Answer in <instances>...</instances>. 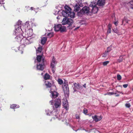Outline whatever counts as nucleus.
<instances>
[{
    "mask_svg": "<svg viewBox=\"0 0 133 133\" xmlns=\"http://www.w3.org/2000/svg\"><path fill=\"white\" fill-rule=\"evenodd\" d=\"M65 10L63 11L62 14L63 16L65 17H69L74 18L75 17V13L71 11V9L69 6L65 5L64 6Z\"/></svg>",
    "mask_w": 133,
    "mask_h": 133,
    "instance_id": "obj_1",
    "label": "nucleus"
},
{
    "mask_svg": "<svg viewBox=\"0 0 133 133\" xmlns=\"http://www.w3.org/2000/svg\"><path fill=\"white\" fill-rule=\"evenodd\" d=\"M74 22L73 21L72 19L70 18H64L62 23L63 25H65L67 24L68 25L67 26V28H68L69 29H72L74 27L71 26L72 25Z\"/></svg>",
    "mask_w": 133,
    "mask_h": 133,
    "instance_id": "obj_2",
    "label": "nucleus"
},
{
    "mask_svg": "<svg viewBox=\"0 0 133 133\" xmlns=\"http://www.w3.org/2000/svg\"><path fill=\"white\" fill-rule=\"evenodd\" d=\"M45 112L47 115L51 116L52 118H57L58 117L57 113V112H56L54 109L52 111L47 109L46 110Z\"/></svg>",
    "mask_w": 133,
    "mask_h": 133,
    "instance_id": "obj_3",
    "label": "nucleus"
},
{
    "mask_svg": "<svg viewBox=\"0 0 133 133\" xmlns=\"http://www.w3.org/2000/svg\"><path fill=\"white\" fill-rule=\"evenodd\" d=\"M23 36L21 35H19L16 36L15 38V41L18 42H21L25 45L26 44V42L28 41V40L26 38H23Z\"/></svg>",
    "mask_w": 133,
    "mask_h": 133,
    "instance_id": "obj_4",
    "label": "nucleus"
},
{
    "mask_svg": "<svg viewBox=\"0 0 133 133\" xmlns=\"http://www.w3.org/2000/svg\"><path fill=\"white\" fill-rule=\"evenodd\" d=\"M89 6L90 8V12H92L94 14H96L98 10V9L96 5H94L91 3Z\"/></svg>",
    "mask_w": 133,
    "mask_h": 133,
    "instance_id": "obj_5",
    "label": "nucleus"
},
{
    "mask_svg": "<svg viewBox=\"0 0 133 133\" xmlns=\"http://www.w3.org/2000/svg\"><path fill=\"white\" fill-rule=\"evenodd\" d=\"M61 101L59 98H56L54 101V105L55 108H60L61 106Z\"/></svg>",
    "mask_w": 133,
    "mask_h": 133,
    "instance_id": "obj_6",
    "label": "nucleus"
},
{
    "mask_svg": "<svg viewBox=\"0 0 133 133\" xmlns=\"http://www.w3.org/2000/svg\"><path fill=\"white\" fill-rule=\"evenodd\" d=\"M62 87L65 94H68L69 93L68 85L67 83L64 82L63 84Z\"/></svg>",
    "mask_w": 133,
    "mask_h": 133,
    "instance_id": "obj_7",
    "label": "nucleus"
},
{
    "mask_svg": "<svg viewBox=\"0 0 133 133\" xmlns=\"http://www.w3.org/2000/svg\"><path fill=\"white\" fill-rule=\"evenodd\" d=\"M44 60L42 61V63H38L37 64V68L41 70H43L45 66V63L44 62Z\"/></svg>",
    "mask_w": 133,
    "mask_h": 133,
    "instance_id": "obj_8",
    "label": "nucleus"
},
{
    "mask_svg": "<svg viewBox=\"0 0 133 133\" xmlns=\"http://www.w3.org/2000/svg\"><path fill=\"white\" fill-rule=\"evenodd\" d=\"M90 8L89 7L85 6L83 7L81 10V12L83 14L88 13L90 12Z\"/></svg>",
    "mask_w": 133,
    "mask_h": 133,
    "instance_id": "obj_9",
    "label": "nucleus"
},
{
    "mask_svg": "<svg viewBox=\"0 0 133 133\" xmlns=\"http://www.w3.org/2000/svg\"><path fill=\"white\" fill-rule=\"evenodd\" d=\"M50 92L51 94V97L53 99L57 97L58 96V94L55 91L52 90V89L50 91Z\"/></svg>",
    "mask_w": 133,
    "mask_h": 133,
    "instance_id": "obj_10",
    "label": "nucleus"
},
{
    "mask_svg": "<svg viewBox=\"0 0 133 133\" xmlns=\"http://www.w3.org/2000/svg\"><path fill=\"white\" fill-rule=\"evenodd\" d=\"M36 58L38 62L37 63H42V61L43 60H44V63H45V60L43 58L42 55H37Z\"/></svg>",
    "mask_w": 133,
    "mask_h": 133,
    "instance_id": "obj_11",
    "label": "nucleus"
},
{
    "mask_svg": "<svg viewBox=\"0 0 133 133\" xmlns=\"http://www.w3.org/2000/svg\"><path fill=\"white\" fill-rule=\"evenodd\" d=\"M43 50V48L42 46H39L36 50V53L37 55L40 54V55H42L43 53L42 52Z\"/></svg>",
    "mask_w": 133,
    "mask_h": 133,
    "instance_id": "obj_12",
    "label": "nucleus"
},
{
    "mask_svg": "<svg viewBox=\"0 0 133 133\" xmlns=\"http://www.w3.org/2000/svg\"><path fill=\"white\" fill-rule=\"evenodd\" d=\"M63 107L66 110L68 109L69 106L68 105V103L67 101H65L64 100L63 101Z\"/></svg>",
    "mask_w": 133,
    "mask_h": 133,
    "instance_id": "obj_13",
    "label": "nucleus"
},
{
    "mask_svg": "<svg viewBox=\"0 0 133 133\" xmlns=\"http://www.w3.org/2000/svg\"><path fill=\"white\" fill-rule=\"evenodd\" d=\"M92 117L93 119L96 122H97L98 121H100L102 118L101 116H97L96 115H95L94 116H92Z\"/></svg>",
    "mask_w": 133,
    "mask_h": 133,
    "instance_id": "obj_14",
    "label": "nucleus"
},
{
    "mask_svg": "<svg viewBox=\"0 0 133 133\" xmlns=\"http://www.w3.org/2000/svg\"><path fill=\"white\" fill-rule=\"evenodd\" d=\"M74 85L75 88L78 89H81L82 88V86L79 84V83H74Z\"/></svg>",
    "mask_w": 133,
    "mask_h": 133,
    "instance_id": "obj_15",
    "label": "nucleus"
},
{
    "mask_svg": "<svg viewBox=\"0 0 133 133\" xmlns=\"http://www.w3.org/2000/svg\"><path fill=\"white\" fill-rule=\"evenodd\" d=\"M105 4V0H98L97 2L98 5L99 6L104 5Z\"/></svg>",
    "mask_w": 133,
    "mask_h": 133,
    "instance_id": "obj_16",
    "label": "nucleus"
},
{
    "mask_svg": "<svg viewBox=\"0 0 133 133\" xmlns=\"http://www.w3.org/2000/svg\"><path fill=\"white\" fill-rule=\"evenodd\" d=\"M61 27V24H58L55 25V30L56 31H59Z\"/></svg>",
    "mask_w": 133,
    "mask_h": 133,
    "instance_id": "obj_17",
    "label": "nucleus"
},
{
    "mask_svg": "<svg viewBox=\"0 0 133 133\" xmlns=\"http://www.w3.org/2000/svg\"><path fill=\"white\" fill-rule=\"evenodd\" d=\"M56 64H54V63H53V62H51L50 64V66L52 68V71L53 73L55 72V65H56Z\"/></svg>",
    "mask_w": 133,
    "mask_h": 133,
    "instance_id": "obj_18",
    "label": "nucleus"
},
{
    "mask_svg": "<svg viewBox=\"0 0 133 133\" xmlns=\"http://www.w3.org/2000/svg\"><path fill=\"white\" fill-rule=\"evenodd\" d=\"M47 40V38L46 37H43L41 40V42L42 44L44 45L45 43Z\"/></svg>",
    "mask_w": 133,
    "mask_h": 133,
    "instance_id": "obj_19",
    "label": "nucleus"
},
{
    "mask_svg": "<svg viewBox=\"0 0 133 133\" xmlns=\"http://www.w3.org/2000/svg\"><path fill=\"white\" fill-rule=\"evenodd\" d=\"M80 8L79 6L77 4H76L74 7V11L76 12H77L80 10Z\"/></svg>",
    "mask_w": 133,
    "mask_h": 133,
    "instance_id": "obj_20",
    "label": "nucleus"
},
{
    "mask_svg": "<svg viewBox=\"0 0 133 133\" xmlns=\"http://www.w3.org/2000/svg\"><path fill=\"white\" fill-rule=\"evenodd\" d=\"M19 107V105H17L16 104H13L10 105V108L11 109H14L15 108H18Z\"/></svg>",
    "mask_w": 133,
    "mask_h": 133,
    "instance_id": "obj_21",
    "label": "nucleus"
},
{
    "mask_svg": "<svg viewBox=\"0 0 133 133\" xmlns=\"http://www.w3.org/2000/svg\"><path fill=\"white\" fill-rule=\"evenodd\" d=\"M66 30V28L64 26H62L61 25V29H60L59 31L61 32H62L65 31Z\"/></svg>",
    "mask_w": 133,
    "mask_h": 133,
    "instance_id": "obj_22",
    "label": "nucleus"
},
{
    "mask_svg": "<svg viewBox=\"0 0 133 133\" xmlns=\"http://www.w3.org/2000/svg\"><path fill=\"white\" fill-rule=\"evenodd\" d=\"M50 75L46 73L44 76V79L45 80H47L50 78Z\"/></svg>",
    "mask_w": 133,
    "mask_h": 133,
    "instance_id": "obj_23",
    "label": "nucleus"
},
{
    "mask_svg": "<svg viewBox=\"0 0 133 133\" xmlns=\"http://www.w3.org/2000/svg\"><path fill=\"white\" fill-rule=\"evenodd\" d=\"M45 84L48 87H51L52 85L49 82H47Z\"/></svg>",
    "mask_w": 133,
    "mask_h": 133,
    "instance_id": "obj_24",
    "label": "nucleus"
},
{
    "mask_svg": "<svg viewBox=\"0 0 133 133\" xmlns=\"http://www.w3.org/2000/svg\"><path fill=\"white\" fill-rule=\"evenodd\" d=\"M123 60V57L122 56H121L119 57V58L118 59L117 61L119 63L122 62Z\"/></svg>",
    "mask_w": 133,
    "mask_h": 133,
    "instance_id": "obj_25",
    "label": "nucleus"
},
{
    "mask_svg": "<svg viewBox=\"0 0 133 133\" xmlns=\"http://www.w3.org/2000/svg\"><path fill=\"white\" fill-rule=\"evenodd\" d=\"M128 4L131 8L133 9V1L129 2L128 3Z\"/></svg>",
    "mask_w": 133,
    "mask_h": 133,
    "instance_id": "obj_26",
    "label": "nucleus"
},
{
    "mask_svg": "<svg viewBox=\"0 0 133 133\" xmlns=\"http://www.w3.org/2000/svg\"><path fill=\"white\" fill-rule=\"evenodd\" d=\"M109 53L105 51L104 53L102 55V57H106L108 54Z\"/></svg>",
    "mask_w": 133,
    "mask_h": 133,
    "instance_id": "obj_27",
    "label": "nucleus"
},
{
    "mask_svg": "<svg viewBox=\"0 0 133 133\" xmlns=\"http://www.w3.org/2000/svg\"><path fill=\"white\" fill-rule=\"evenodd\" d=\"M53 36V33L52 32L49 33L47 35L48 37L49 38H51Z\"/></svg>",
    "mask_w": 133,
    "mask_h": 133,
    "instance_id": "obj_28",
    "label": "nucleus"
},
{
    "mask_svg": "<svg viewBox=\"0 0 133 133\" xmlns=\"http://www.w3.org/2000/svg\"><path fill=\"white\" fill-rule=\"evenodd\" d=\"M58 83L60 84L61 85L63 84V80L61 79H58Z\"/></svg>",
    "mask_w": 133,
    "mask_h": 133,
    "instance_id": "obj_29",
    "label": "nucleus"
},
{
    "mask_svg": "<svg viewBox=\"0 0 133 133\" xmlns=\"http://www.w3.org/2000/svg\"><path fill=\"white\" fill-rule=\"evenodd\" d=\"M112 50L111 46L108 47L107 48V52L108 53L109 52Z\"/></svg>",
    "mask_w": 133,
    "mask_h": 133,
    "instance_id": "obj_30",
    "label": "nucleus"
},
{
    "mask_svg": "<svg viewBox=\"0 0 133 133\" xmlns=\"http://www.w3.org/2000/svg\"><path fill=\"white\" fill-rule=\"evenodd\" d=\"M125 106L126 108H130L131 107V105L129 103H126L125 104Z\"/></svg>",
    "mask_w": 133,
    "mask_h": 133,
    "instance_id": "obj_31",
    "label": "nucleus"
},
{
    "mask_svg": "<svg viewBox=\"0 0 133 133\" xmlns=\"http://www.w3.org/2000/svg\"><path fill=\"white\" fill-rule=\"evenodd\" d=\"M83 14L81 12V10L79 12L77 13V15L79 16H81Z\"/></svg>",
    "mask_w": 133,
    "mask_h": 133,
    "instance_id": "obj_32",
    "label": "nucleus"
},
{
    "mask_svg": "<svg viewBox=\"0 0 133 133\" xmlns=\"http://www.w3.org/2000/svg\"><path fill=\"white\" fill-rule=\"evenodd\" d=\"M109 62L108 61L104 62H103V64L104 66L106 65L108 63H109Z\"/></svg>",
    "mask_w": 133,
    "mask_h": 133,
    "instance_id": "obj_33",
    "label": "nucleus"
},
{
    "mask_svg": "<svg viewBox=\"0 0 133 133\" xmlns=\"http://www.w3.org/2000/svg\"><path fill=\"white\" fill-rule=\"evenodd\" d=\"M51 62L54 63V64H56L57 62L55 60V58H54V57H53Z\"/></svg>",
    "mask_w": 133,
    "mask_h": 133,
    "instance_id": "obj_34",
    "label": "nucleus"
},
{
    "mask_svg": "<svg viewBox=\"0 0 133 133\" xmlns=\"http://www.w3.org/2000/svg\"><path fill=\"white\" fill-rule=\"evenodd\" d=\"M88 112L87 110L85 108H84L83 109V113L85 115H87V113Z\"/></svg>",
    "mask_w": 133,
    "mask_h": 133,
    "instance_id": "obj_35",
    "label": "nucleus"
},
{
    "mask_svg": "<svg viewBox=\"0 0 133 133\" xmlns=\"http://www.w3.org/2000/svg\"><path fill=\"white\" fill-rule=\"evenodd\" d=\"M117 80H120L121 79L122 77L120 75H117Z\"/></svg>",
    "mask_w": 133,
    "mask_h": 133,
    "instance_id": "obj_36",
    "label": "nucleus"
},
{
    "mask_svg": "<svg viewBox=\"0 0 133 133\" xmlns=\"http://www.w3.org/2000/svg\"><path fill=\"white\" fill-rule=\"evenodd\" d=\"M80 7H82L83 6V3H81L80 2H78L77 4Z\"/></svg>",
    "mask_w": 133,
    "mask_h": 133,
    "instance_id": "obj_37",
    "label": "nucleus"
},
{
    "mask_svg": "<svg viewBox=\"0 0 133 133\" xmlns=\"http://www.w3.org/2000/svg\"><path fill=\"white\" fill-rule=\"evenodd\" d=\"M22 21L20 20H19L18 22H17V24L19 26V25H21L22 24Z\"/></svg>",
    "mask_w": 133,
    "mask_h": 133,
    "instance_id": "obj_38",
    "label": "nucleus"
},
{
    "mask_svg": "<svg viewBox=\"0 0 133 133\" xmlns=\"http://www.w3.org/2000/svg\"><path fill=\"white\" fill-rule=\"evenodd\" d=\"M51 88L50 90L52 89V90H55L56 89V87L55 86L53 85L51 87Z\"/></svg>",
    "mask_w": 133,
    "mask_h": 133,
    "instance_id": "obj_39",
    "label": "nucleus"
},
{
    "mask_svg": "<svg viewBox=\"0 0 133 133\" xmlns=\"http://www.w3.org/2000/svg\"><path fill=\"white\" fill-rule=\"evenodd\" d=\"M113 30L114 32L115 33H118V31L116 28H114V29H113Z\"/></svg>",
    "mask_w": 133,
    "mask_h": 133,
    "instance_id": "obj_40",
    "label": "nucleus"
},
{
    "mask_svg": "<svg viewBox=\"0 0 133 133\" xmlns=\"http://www.w3.org/2000/svg\"><path fill=\"white\" fill-rule=\"evenodd\" d=\"M114 94H116V93H114L113 92H109L108 94V95H112Z\"/></svg>",
    "mask_w": 133,
    "mask_h": 133,
    "instance_id": "obj_41",
    "label": "nucleus"
},
{
    "mask_svg": "<svg viewBox=\"0 0 133 133\" xmlns=\"http://www.w3.org/2000/svg\"><path fill=\"white\" fill-rule=\"evenodd\" d=\"M112 27V25L111 24L109 23V24L108 25V29H111Z\"/></svg>",
    "mask_w": 133,
    "mask_h": 133,
    "instance_id": "obj_42",
    "label": "nucleus"
},
{
    "mask_svg": "<svg viewBox=\"0 0 133 133\" xmlns=\"http://www.w3.org/2000/svg\"><path fill=\"white\" fill-rule=\"evenodd\" d=\"M76 118L77 119H79L80 118L78 114H76L75 115Z\"/></svg>",
    "mask_w": 133,
    "mask_h": 133,
    "instance_id": "obj_43",
    "label": "nucleus"
},
{
    "mask_svg": "<svg viewBox=\"0 0 133 133\" xmlns=\"http://www.w3.org/2000/svg\"><path fill=\"white\" fill-rule=\"evenodd\" d=\"M128 84H125L123 85V87L124 88H126L128 87Z\"/></svg>",
    "mask_w": 133,
    "mask_h": 133,
    "instance_id": "obj_44",
    "label": "nucleus"
},
{
    "mask_svg": "<svg viewBox=\"0 0 133 133\" xmlns=\"http://www.w3.org/2000/svg\"><path fill=\"white\" fill-rule=\"evenodd\" d=\"M111 29H108V30H107V33L108 34H109L111 33Z\"/></svg>",
    "mask_w": 133,
    "mask_h": 133,
    "instance_id": "obj_45",
    "label": "nucleus"
},
{
    "mask_svg": "<svg viewBox=\"0 0 133 133\" xmlns=\"http://www.w3.org/2000/svg\"><path fill=\"white\" fill-rule=\"evenodd\" d=\"M53 100H51V101H50V103H51V105H53Z\"/></svg>",
    "mask_w": 133,
    "mask_h": 133,
    "instance_id": "obj_46",
    "label": "nucleus"
},
{
    "mask_svg": "<svg viewBox=\"0 0 133 133\" xmlns=\"http://www.w3.org/2000/svg\"><path fill=\"white\" fill-rule=\"evenodd\" d=\"M30 10H33L34 9V8L33 7H31L30 9Z\"/></svg>",
    "mask_w": 133,
    "mask_h": 133,
    "instance_id": "obj_47",
    "label": "nucleus"
},
{
    "mask_svg": "<svg viewBox=\"0 0 133 133\" xmlns=\"http://www.w3.org/2000/svg\"><path fill=\"white\" fill-rule=\"evenodd\" d=\"M114 24H115L116 25H117V22H115L114 23Z\"/></svg>",
    "mask_w": 133,
    "mask_h": 133,
    "instance_id": "obj_48",
    "label": "nucleus"
},
{
    "mask_svg": "<svg viewBox=\"0 0 133 133\" xmlns=\"http://www.w3.org/2000/svg\"><path fill=\"white\" fill-rule=\"evenodd\" d=\"M116 94V95H115V96L116 97H118L119 96V94Z\"/></svg>",
    "mask_w": 133,
    "mask_h": 133,
    "instance_id": "obj_49",
    "label": "nucleus"
},
{
    "mask_svg": "<svg viewBox=\"0 0 133 133\" xmlns=\"http://www.w3.org/2000/svg\"><path fill=\"white\" fill-rule=\"evenodd\" d=\"M83 87H84L85 88H86V84H84V85H83Z\"/></svg>",
    "mask_w": 133,
    "mask_h": 133,
    "instance_id": "obj_50",
    "label": "nucleus"
},
{
    "mask_svg": "<svg viewBox=\"0 0 133 133\" xmlns=\"http://www.w3.org/2000/svg\"><path fill=\"white\" fill-rule=\"evenodd\" d=\"M79 28V27H77V28H75V29L74 30H76L77 29H78V28Z\"/></svg>",
    "mask_w": 133,
    "mask_h": 133,
    "instance_id": "obj_51",
    "label": "nucleus"
},
{
    "mask_svg": "<svg viewBox=\"0 0 133 133\" xmlns=\"http://www.w3.org/2000/svg\"><path fill=\"white\" fill-rule=\"evenodd\" d=\"M117 92L121 93V92H120L117 91Z\"/></svg>",
    "mask_w": 133,
    "mask_h": 133,
    "instance_id": "obj_52",
    "label": "nucleus"
},
{
    "mask_svg": "<svg viewBox=\"0 0 133 133\" xmlns=\"http://www.w3.org/2000/svg\"><path fill=\"white\" fill-rule=\"evenodd\" d=\"M76 91L75 90H74V92L75 91Z\"/></svg>",
    "mask_w": 133,
    "mask_h": 133,
    "instance_id": "obj_53",
    "label": "nucleus"
},
{
    "mask_svg": "<svg viewBox=\"0 0 133 133\" xmlns=\"http://www.w3.org/2000/svg\"><path fill=\"white\" fill-rule=\"evenodd\" d=\"M132 90H133V89H132Z\"/></svg>",
    "mask_w": 133,
    "mask_h": 133,
    "instance_id": "obj_54",
    "label": "nucleus"
}]
</instances>
